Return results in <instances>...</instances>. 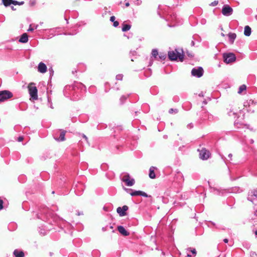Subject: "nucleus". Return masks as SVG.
<instances>
[{
  "instance_id": "obj_1",
  "label": "nucleus",
  "mask_w": 257,
  "mask_h": 257,
  "mask_svg": "<svg viewBox=\"0 0 257 257\" xmlns=\"http://www.w3.org/2000/svg\"><path fill=\"white\" fill-rule=\"evenodd\" d=\"M29 93L30 96V100H36L38 98V90L35 83H31L28 86Z\"/></svg>"
},
{
  "instance_id": "obj_2",
  "label": "nucleus",
  "mask_w": 257,
  "mask_h": 257,
  "mask_svg": "<svg viewBox=\"0 0 257 257\" xmlns=\"http://www.w3.org/2000/svg\"><path fill=\"white\" fill-rule=\"evenodd\" d=\"M168 57L172 61L177 60L178 58L182 62L183 60L184 54L182 51H181V52H179L176 49L174 51H169L168 52Z\"/></svg>"
},
{
  "instance_id": "obj_3",
  "label": "nucleus",
  "mask_w": 257,
  "mask_h": 257,
  "mask_svg": "<svg viewBox=\"0 0 257 257\" xmlns=\"http://www.w3.org/2000/svg\"><path fill=\"white\" fill-rule=\"evenodd\" d=\"M13 94L8 90L0 91V101H4L9 98L12 97Z\"/></svg>"
},
{
  "instance_id": "obj_4",
  "label": "nucleus",
  "mask_w": 257,
  "mask_h": 257,
  "mask_svg": "<svg viewBox=\"0 0 257 257\" xmlns=\"http://www.w3.org/2000/svg\"><path fill=\"white\" fill-rule=\"evenodd\" d=\"M224 61L226 63H230L235 61L236 57L233 53L224 54Z\"/></svg>"
},
{
  "instance_id": "obj_5",
  "label": "nucleus",
  "mask_w": 257,
  "mask_h": 257,
  "mask_svg": "<svg viewBox=\"0 0 257 257\" xmlns=\"http://www.w3.org/2000/svg\"><path fill=\"white\" fill-rule=\"evenodd\" d=\"M121 180L125 182L126 185L127 186H132L135 183V179L133 178L131 179V177L128 174L124 175Z\"/></svg>"
},
{
  "instance_id": "obj_6",
  "label": "nucleus",
  "mask_w": 257,
  "mask_h": 257,
  "mask_svg": "<svg viewBox=\"0 0 257 257\" xmlns=\"http://www.w3.org/2000/svg\"><path fill=\"white\" fill-rule=\"evenodd\" d=\"M210 156V153L209 151L205 149H202L200 151L199 156L200 158L202 160H207Z\"/></svg>"
},
{
  "instance_id": "obj_7",
  "label": "nucleus",
  "mask_w": 257,
  "mask_h": 257,
  "mask_svg": "<svg viewBox=\"0 0 257 257\" xmlns=\"http://www.w3.org/2000/svg\"><path fill=\"white\" fill-rule=\"evenodd\" d=\"M3 4L6 6H9L11 4L14 5H23L24 4V2H17L13 0H2Z\"/></svg>"
},
{
  "instance_id": "obj_8",
  "label": "nucleus",
  "mask_w": 257,
  "mask_h": 257,
  "mask_svg": "<svg viewBox=\"0 0 257 257\" xmlns=\"http://www.w3.org/2000/svg\"><path fill=\"white\" fill-rule=\"evenodd\" d=\"M191 73L194 76L200 77L203 75V69L201 67H199L197 69L194 68L192 70Z\"/></svg>"
},
{
  "instance_id": "obj_9",
  "label": "nucleus",
  "mask_w": 257,
  "mask_h": 257,
  "mask_svg": "<svg viewBox=\"0 0 257 257\" xmlns=\"http://www.w3.org/2000/svg\"><path fill=\"white\" fill-rule=\"evenodd\" d=\"M232 9L228 5L224 6L222 10V13L224 16H228L232 14Z\"/></svg>"
},
{
  "instance_id": "obj_10",
  "label": "nucleus",
  "mask_w": 257,
  "mask_h": 257,
  "mask_svg": "<svg viewBox=\"0 0 257 257\" xmlns=\"http://www.w3.org/2000/svg\"><path fill=\"white\" fill-rule=\"evenodd\" d=\"M128 207L126 205H124L122 207H119L117 208L116 211L119 214V216H123L126 215V211L128 210Z\"/></svg>"
},
{
  "instance_id": "obj_11",
  "label": "nucleus",
  "mask_w": 257,
  "mask_h": 257,
  "mask_svg": "<svg viewBox=\"0 0 257 257\" xmlns=\"http://www.w3.org/2000/svg\"><path fill=\"white\" fill-rule=\"evenodd\" d=\"M47 70V66L43 62H40L38 66V71L41 73L46 72Z\"/></svg>"
},
{
  "instance_id": "obj_12",
  "label": "nucleus",
  "mask_w": 257,
  "mask_h": 257,
  "mask_svg": "<svg viewBox=\"0 0 257 257\" xmlns=\"http://www.w3.org/2000/svg\"><path fill=\"white\" fill-rule=\"evenodd\" d=\"M117 230L123 236H128L130 234V233L122 226H118Z\"/></svg>"
},
{
  "instance_id": "obj_13",
  "label": "nucleus",
  "mask_w": 257,
  "mask_h": 257,
  "mask_svg": "<svg viewBox=\"0 0 257 257\" xmlns=\"http://www.w3.org/2000/svg\"><path fill=\"white\" fill-rule=\"evenodd\" d=\"M130 194L132 196L140 195V196H142L146 197H148L147 193H146L145 192H143L142 191H135L134 192L131 193Z\"/></svg>"
},
{
  "instance_id": "obj_14",
  "label": "nucleus",
  "mask_w": 257,
  "mask_h": 257,
  "mask_svg": "<svg viewBox=\"0 0 257 257\" xmlns=\"http://www.w3.org/2000/svg\"><path fill=\"white\" fill-rule=\"evenodd\" d=\"M66 132L65 131H61L60 135V137L58 139H55L58 141H64L65 140V136Z\"/></svg>"
},
{
  "instance_id": "obj_15",
  "label": "nucleus",
  "mask_w": 257,
  "mask_h": 257,
  "mask_svg": "<svg viewBox=\"0 0 257 257\" xmlns=\"http://www.w3.org/2000/svg\"><path fill=\"white\" fill-rule=\"evenodd\" d=\"M28 41V36L26 33L23 34L21 37L19 42L21 43H26Z\"/></svg>"
},
{
  "instance_id": "obj_16",
  "label": "nucleus",
  "mask_w": 257,
  "mask_h": 257,
  "mask_svg": "<svg viewBox=\"0 0 257 257\" xmlns=\"http://www.w3.org/2000/svg\"><path fill=\"white\" fill-rule=\"evenodd\" d=\"M155 169L156 168L153 166L150 168L149 177L151 179H155L156 178V175L154 172Z\"/></svg>"
},
{
  "instance_id": "obj_17",
  "label": "nucleus",
  "mask_w": 257,
  "mask_h": 257,
  "mask_svg": "<svg viewBox=\"0 0 257 257\" xmlns=\"http://www.w3.org/2000/svg\"><path fill=\"white\" fill-rule=\"evenodd\" d=\"M251 28L248 26H246L244 27V35L246 36H249L251 34Z\"/></svg>"
},
{
  "instance_id": "obj_18",
  "label": "nucleus",
  "mask_w": 257,
  "mask_h": 257,
  "mask_svg": "<svg viewBox=\"0 0 257 257\" xmlns=\"http://www.w3.org/2000/svg\"><path fill=\"white\" fill-rule=\"evenodd\" d=\"M228 37L229 39V41L231 44H233L234 40L236 37V35L235 33H230L228 34Z\"/></svg>"
},
{
  "instance_id": "obj_19",
  "label": "nucleus",
  "mask_w": 257,
  "mask_h": 257,
  "mask_svg": "<svg viewBox=\"0 0 257 257\" xmlns=\"http://www.w3.org/2000/svg\"><path fill=\"white\" fill-rule=\"evenodd\" d=\"M14 255H15V257H24V253L22 251L15 250L14 251Z\"/></svg>"
},
{
  "instance_id": "obj_20",
  "label": "nucleus",
  "mask_w": 257,
  "mask_h": 257,
  "mask_svg": "<svg viewBox=\"0 0 257 257\" xmlns=\"http://www.w3.org/2000/svg\"><path fill=\"white\" fill-rule=\"evenodd\" d=\"M131 26L130 25H127V24L123 25L122 28V31L123 32H126L127 31H128L131 29Z\"/></svg>"
},
{
  "instance_id": "obj_21",
  "label": "nucleus",
  "mask_w": 257,
  "mask_h": 257,
  "mask_svg": "<svg viewBox=\"0 0 257 257\" xmlns=\"http://www.w3.org/2000/svg\"><path fill=\"white\" fill-rule=\"evenodd\" d=\"M246 88V87L245 85H241L239 88L238 93L240 94L243 91L245 90Z\"/></svg>"
},
{
  "instance_id": "obj_22",
  "label": "nucleus",
  "mask_w": 257,
  "mask_h": 257,
  "mask_svg": "<svg viewBox=\"0 0 257 257\" xmlns=\"http://www.w3.org/2000/svg\"><path fill=\"white\" fill-rule=\"evenodd\" d=\"M158 52L157 50L153 49L152 50V55L153 56H154V57L156 58L157 55H158Z\"/></svg>"
},
{
  "instance_id": "obj_23",
  "label": "nucleus",
  "mask_w": 257,
  "mask_h": 257,
  "mask_svg": "<svg viewBox=\"0 0 257 257\" xmlns=\"http://www.w3.org/2000/svg\"><path fill=\"white\" fill-rule=\"evenodd\" d=\"M159 57L160 60H165L166 58V55L164 54H160Z\"/></svg>"
},
{
  "instance_id": "obj_24",
  "label": "nucleus",
  "mask_w": 257,
  "mask_h": 257,
  "mask_svg": "<svg viewBox=\"0 0 257 257\" xmlns=\"http://www.w3.org/2000/svg\"><path fill=\"white\" fill-rule=\"evenodd\" d=\"M218 2L217 1H215L213 2H212L210 5L212 6H215L218 4Z\"/></svg>"
},
{
  "instance_id": "obj_25",
  "label": "nucleus",
  "mask_w": 257,
  "mask_h": 257,
  "mask_svg": "<svg viewBox=\"0 0 257 257\" xmlns=\"http://www.w3.org/2000/svg\"><path fill=\"white\" fill-rule=\"evenodd\" d=\"M116 78L118 80H121L122 78V76L121 75H117L116 76Z\"/></svg>"
},
{
  "instance_id": "obj_26",
  "label": "nucleus",
  "mask_w": 257,
  "mask_h": 257,
  "mask_svg": "<svg viewBox=\"0 0 257 257\" xmlns=\"http://www.w3.org/2000/svg\"><path fill=\"white\" fill-rule=\"evenodd\" d=\"M115 18L114 16H111L110 18V21L111 22H115Z\"/></svg>"
},
{
  "instance_id": "obj_27",
  "label": "nucleus",
  "mask_w": 257,
  "mask_h": 257,
  "mask_svg": "<svg viewBox=\"0 0 257 257\" xmlns=\"http://www.w3.org/2000/svg\"><path fill=\"white\" fill-rule=\"evenodd\" d=\"M119 23L117 21H115L113 22V26L116 27L118 26Z\"/></svg>"
},
{
  "instance_id": "obj_28",
  "label": "nucleus",
  "mask_w": 257,
  "mask_h": 257,
  "mask_svg": "<svg viewBox=\"0 0 257 257\" xmlns=\"http://www.w3.org/2000/svg\"><path fill=\"white\" fill-rule=\"evenodd\" d=\"M190 251H191V252L193 254H196V249L195 248L191 249Z\"/></svg>"
},
{
  "instance_id": "obj_29",
  "label": "nucleus",
  "mask_w": 257,
  "mask_h": 257,
  "mask_svg": "<svg viewBox=\"0 0 257 257\" xmlns=\"http://www.w3.org/2000/svg\"><path fill=\"white\" fill-rule=\"evenodd\" d=\"M3 201L2 200H0V210H1L3 207Z\"/></svg>"
},
{
  "instance_id": "obj_30",
  "label": "nucleus",
  "mask_w": 257,
  "mask_h": 257,
  "mask_svg": "<svg viewBox=\"0 0 257 257\" xmlns=\"http://www.w3.org/2000/svg\"><path fill=\"white\" fill-rule=\"evenodd\" d=\"M253 195L257 197V189H255L253 191Z\"/></svg>"
},
{
  "instance_id": "obj_31",
  "label": "nucleus",
  "mask_w": 257,
  "mask_h": 257,
  "mask_svg": "<svg viewBox=\"0 0 257 257\" xmlns=\"http://www.w3.org/2000/svg\"><path fill=\"white\" fill-rule=\"evenodd\" d=\"M23 139H24V138H23V137H20L18 138V141L19 142H21V141H22L23 140Z\"/></svg>"
},
{
  "instance_id": "obj_32",
  "label": "nucleus",
  "mask_w": 257,
  "mask_h": 257,
  "mask_svg": "<svg viewBox=\"0 0 257 257\" xmlns=\"http://www.w3.org/2000/svg\"><path fill=\"white\" fill-rule=\"evenodd\" d=\"M173 111H174V109H173V108H171V109L169 110V113H172L173 112Z\"/></svg>"
},
{
  "instance_id": "obj_33",
  "label": "nucleus",
  "mask_w": 257,
  "mask_h": 257,
  "mask_svg": "<svg viewBox=\"0 0 257 257\" xmlns=\"http://www.w3.org/2000/svg\"><path fill=\"white\" fill-rule=\"evenodd\" d=\"M223 241H224L225 243H227V242H228V239H227V238H225V239H224Z\"/></svg>"
},
{
  "instance_id": "obj_34",
  "label": "nucleus",
  "mask_w": 257,
  "mask_h": 257,
  "mask_svg": "<svg viewBox=\"0 0 257 257\" xmlns=\"http://www.w3.org/2000/svg\"><path fill=\"white\" fill-rule=\"evenodd\" d=\"M124 189L125 191H126L127 192H128L129 191H130L131 189L124 188Z\"/></svg>"
},
{
  "instance_id": "obj_35",
  "label": "nucleus",
  "mask_w": 257,
  "mask_h": 257,
  "mask_svg": "<svg viewBox=\"0 0 257 257\" xmlns=\"http://www.w3.org/2000/svg\"><path fill=\"white\" fill-rule=\"evenodd\" d=\"M82 136L86 141H87L88 138H87V137L85 135H83Z\"/></svg>"
},
{
  "instance_id": "obj_36",
  "label": "nucleus",
  "mask_w": 257,
  "mask_h": 257,
  "mask_svg": "<svg viewBox=\"0 0 257 257\" xmlns=\"http://www.w3.org/2000/svg\"><path fill=\"white\" fill-rule=\"evenodd\" d=\"M125 5L126 7H128L130 6V4L128 3H125Z\"/></svg>"
},
{
  "instance_id": "obj_37",
  "label": "nucleus",
  "mask_w": 257,
  "mask_h": 257,
  "mask_svg": "<svg viewBox=\"0 0 257 257\" xmlns=\"http://www.w3.org/2000/svg\"><path fill=\"white\" fill-rule=\"evenodd\" d=\"M228 157L231 158L232 157V154H229L228 155Z\"/></svg>"
},
{
  "instance_id": "obj_38",
  "label": "nucleus",
  "mask_w": 257,
  "mask_h": 257,
  "mask_svg": "<svg viewBox=\"0 0 257 257\" xmlns=\"http://www.w3.org/2000/svg\"><path fill=\"white\" fill-rule=\"evenodd\" d=\"M221 35L222 36H223V37L224 36V34L223 33H221Z\"/></svg>"
},
{
  "instance_id": "obj_39",
  "label": "nucleus",
  "mask_w": 257,
  "mask_h": 257,
  "mask_svg": "<svg viewBox=\"0 0 257 257\" xmlns=\"http://www.w3.org/2000/svg\"><path fill=\"white\" fill-rule=\"evenodd\" d=\"M255 235H257V230H256V231H255Z\"/></svg>"
},
{
  "instance_id": "obj_40",
  "label": "nucleus",
  "mask_w": 257,
  "mask_h": 257,
  "mask_svg": "<svg viewBox=\"0 0 257 257\" xmlns=\"http://www.w3.org/2000/svg\"><path fill=\"white\" fill-rule=\"evenodd\" d=\"M28 31H32V29H29Z\"/></svg>"
},
{
  "instance_id": "obj_41",
  "label": "nucleus",
  "mask_w": 257,
  "mask_h": 257,
  "mask_svg": "<svg viewBox=\"0 0 257 257\" xmlns=\"http://www.w3.org/2000/svg\"><path fill=\"white\" fill-rule=\"evenodd\" d=\"M187 256L190 257V256H191V255H190V254H187Z\"/></svg>"
},
{
  "instance_id": "obj_42",
  "label": "nucleus",
  "mask_w": 257,
  "mask_h": 257,
  "mask_svg": "<svg viewBox=\"0 0 257 257\" xmlns=\"http://www.w3.org/2000/svg\"><path fill=\"white\" fill-rule=\"evenodd\" d=\"M32 5H34V3H32Z\"/></svg>"
}]
</instances>
